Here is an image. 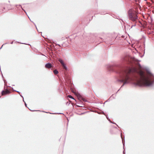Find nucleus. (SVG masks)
Here are the masks:
<instances>
[{
  "instance_id": "obj_9",
  "label": "nucleus",
  "mask_w": 154,
  "mask_h": 154,
  "mask_svg": "<svg viewBox=\"0 0 154 154\" xmlns=\"http://www.w3.org/2000/svg\"><path fill=\"white\" fill-rule=\"evenodd\" d=\"M63 66V68L65 69L66 70V67L65 65V64H63V65H62Z\"/></svg>"
},
{
  "instance_id": "obj_3",
  "label": "nucleus",
  "mask_w": 154,
  "mask_h": 154,
  "mask_svg": "<svg viewBox=\"0 0 154 154\" xmlns=\"http://www.w3.org/2000/svg\"><path fill=\"white\" fill-rule=\"evenodd\" d=\"M137 13L135 10L131 9L128 12V16L129 20L136 23L137 21Z\"/></svg>"
},
{
  "instance_id": "obj_5",
  "label": "nucleus",
  "mask_w": 154,
  "mask_h": 154,
  "mask_svg": "<svg viewBox=\"0 0 154 154\" xmlns=\"http://www.w3.org/2000/svg\"><path fill=\"white\" fill-rule=\"evenodd\" d=\"M45 67L47 68L50 69L52 67V65L51 63H48L45 65Z\"/></svg>"
},
{
  "instance_id": "obj_12",
  "label": "nucleus",
  "mask_w": 154,
  "mask_h": 154,
  "mask_svg": "<svg viewBox=\"0 0 154 154\" xmlns=\"http://www.w3.org/2000/svg\"><path fill=\"white\" fill-rule=\"evenodd\" d=\"M3 9H5V7H3V9H2V12H4Z\"/></svg>"
},
{
  "instance_id": "obj_6",
  "label": "nucleus",
  "mask_w": 154,
  "mask_h": 154,
  "mask_svg": "<svg viewBox=\"0 0 154 154\" xmlns=\"http://www.w3.org/2000/svg\"><path fill=\"white\" fill-rule=\"evenodd\" d=\"M60 62L62 65H63L64 64L63 60L61 59H59L58 60Z\"/></svg>"
},
{
  "instance_id": "obj_10",
  "label": "nucleus",
  "mask_w": 154,
  "mask_h": 154,
  "mask_svg": "<svg viewBox=\"0 0 154 154\" xmlns=\"http://www.w3.org/2000/svg\"><path fill=\"white\" fill-rule=\"evenodd\" d=\"M68 97H69V98H72V99H74L73 98V97L71 96V95H69L68 96Z\"/></svg>"
},
{
  "instance_id": "obj_14",
  "label": "nucleus",
  "mask_w": 154,
  "mask_h": 154,
  "mask_svg": "<svg viewBox=\"0 0 154 154\" xmlns=\"http://www.w3.org/2000/svg\"><path fill=\"white\" fill-rule=\"evenodd\" d=\"M135 26V25H132V26H131V27H132L133 26Z\"/></svg>"
},
{
  "instance_id": "obj_2",
  "label": "nucleus",
  "mask_w": 154,
  "mask_h": 154,
  "mask_svg": "<svg viewBox=\"0 0 154 154\" xmlns=\"http://www.w3.org/2000/svg\"><path fill=\"white\" fill-rule=\"evenodd\" d=\"M136 69L135 68L129 69L120 73V79L118 80L120 82H123L124 84L129 82L131 80L130 77V74L131 72H135Z\"/></svg>"
},
{
  "instance_id": "obj_8",
  "label": "nucleus",
  "mask_w": 154,
  "mask_h": 154,
  "mask_svg": "<svg viewBox=\"0 0 154 154\" xmlns=\"http://www.w3.org/2000/svg\"><path fill=\"white\" fill-rule=\"evenodd\" d=\"M78 97H79V98H80V99H82L84 101H85V99H84L80 95H79V96H78Z\"/></svg>"
},
{
  "instance_id": "obj_4",
  "label": "nucleus",
  "mask_w": 154,
  "mask_h": 154,
  "mask_svg": "<svg viewBox=\"0 0 154 154\" xmlns=\"http://www.w3.org/2000/svg\"><path fill=\"white\" fill-rule=\"evenodd\" d=\"M11 92L8 89H6L5 91H3L2 93V96L5 95H6L9 94Z\"/></svg>"
},
{
  "instance_id": "obj_1",
  "label": "nucleus",
  "mask_w": 154,
  "mask_h": 154,
  "mask_svg": "<svg viewBox=\"0 0 154 154\" xmlns=\"http://www.w3.org/2000/svg\"><path fill=\"white\" fill-rule=\"evenodd\" d=\"M138 73L140 77V80L136 82L137 85L139 86H149L152 84L153 82L150 80L149 77L144 75L143 71H140Z\"/></svg>"
},
{
  "instance_id": "obj_11",
  "label": "nucleus",
  "mask_w": 154,
  "mask_h": 154,
  "mask_svg": "<svg viewBox=\"0 0 154 154\" xmlns=\"http://www.w3.org/2000/svg\"><path fill=\"white\" fill-rule=\"evenodd\" d=\"M134 0V1H135V2H138V3H139V0Z\"/></svg>"
},
{
  "instance_id": "obj_7",
  "label": "nucleus",
  "mask_w": 154,
  "mask_h": 154,
  "mask_svg": "<svg viewBox=\"0 0 154 154\" xmlns=\"http://www.w3.org/2000/svg\"><path fill=\"white\" fill-rule=\"evenodd\" d=\"M54 72L55 75H56L58 73V72L57 70L55 69L54 71Z\"/></svg>"
},
{
  "instance_id": "obj_13",
  "label": "nucleus",
  "mask_w": 154,
  "mask_h": 154,
  "mask_svg": "<svg viewBox=\"0 0 154 154\" xmlns=\"http://www.w3.org/2000/svg\"><path fill=\"white\" fill-rule=\"evenodd\" d=\"M147 4H148V5H150V2H147Z\"/></svg>"
}]
</instances>
